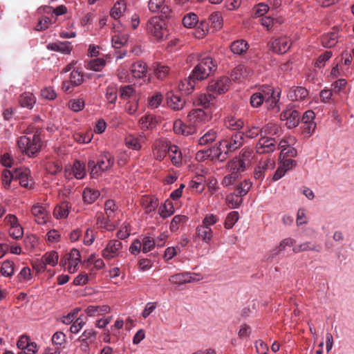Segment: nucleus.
Listing matches in <instances>:
<instances>
[{
	"label": "nucleus",
	"mask_w": 354,
	"mask_h": 354,
	"mask_svg": "<svg viewBox=\"0 0 354 354\" xmlns=\"http://www.w3.org/2000/svg\"><path fill=\"white\" fill-rule=\"evenodd\" d=\"M252 187V183L248 180H244L236 187V196L241 198L245 196Z\"/></svg>",
	"instance_id": "4d7b16f0"
},
{
	"label": "nucleus",
	"mask_w": 354,
	"mask_h": 354,
	"mask_svg": "<svg viewBox=\"0 0 354 354\" xmlns=\"http://www.w3.org/2000/svg\"><path fill=\"white\" fill-rule=\"evenodd\" d=\"M196 233L197 237L205 243L209 244L212 240L213 231L209 227L200 225L196 227Z\"/></svg>",
	"instance_id": "c85d7f7f"
},
{
	"label": "nucleus",
	"mask_w": 354,
	"mask_h": 354,
	"mask_svg": "<svg viewBox=\"0 0 354 354\" xmlns=\"http://www.w3.org/2000/svg\"><path fill=\"white\" fill-rule=\"evenodd\" d=\"M69 266L66 268L70 273H74L77 271L78 265L81 262V255L80 251L76 248H73L69 252Z\"/></svg>",
	"instance_id": "393cba45"
},
{
	"label": "nucleus",
	"mask_w": 354,
	"mask_h": 354,
	"mask_svg": "<svg viewBox=\"0 0 354 354\" xmlns=\"http://www.w3.org/2000/svg\"><path fill=\"white\" fill-rule=\"evenodd\" d=\"M100 193L97 190L91 188H85L83 192V198L85 203L91 204L99 197Z\"/></svg>",
	"instance_id": "09e8293b"
},
{
	"label": "nucleus",
	"mask_w": 354,
	"mask_h": 354,
	"mask_svg": "<svg viewBox=\"0 0 354 354\" xmlns=\"http://www.w3.org/2000/svg\"><path fill=\"white\" fill-rule=\"evenodd\" d=\"M168 156L174 165H179L182 161V153L176 145H170Z\"/></svg>",
	"instance_id": "ea45409f"
},
{
	"label": "nucleus",
	"mask_w": 354,
	"mask_h": 354,
	"mask_svg": "<svg viewBox=\"0 0 354 354\" xmlns=\"http://www.w3.org/2000/svg\"><path fill=\"white\" fill-rule=\"evenodd\" d=\"M338 41V34L336 32H330L322 37V44L325 48H332Z\"/></svg>",
	"instance_id": "e433bc0d"
},
{
	"label": "nucleus",
	"mask_w": 354,
	"mask_h": 354,
	"mask_svg": "<svg viewBox=\"0 0 354 354\" xmlns=\"http://www.w3.org/2000/svg\"><path fill=\"white\" fill-rule=\"evenodd\" d=\"M122 243L116 239L110 240L102 250V255L104 259L110 260L120 256L122 250Z\"/></svg>",
	"instance_id": "9d476101"
},
{
	"label": "nucleus",
	"mask_w": 354,
	"mask_h": 354,
	"mask_svg": "<svg viewBox=\"0 0 354 354\" xmlns=\"http://www.w3.org/2000/svg\"><path fill=\"white\" fill-rule=\"evenodd\" d=\"M243 145V133L242 132L234 133L229 139L220 141V145L226 149V152L234 151Z\"/></svg>",
	"instance_id": "1a4fd4ad"
},
{
	"label": "nucleus",
	"mask_w": 354,
	"mask_h": 354,
	"mask_svg": "<svg viewBox=\"0 0 354 354\" xmlns=\"http://www.w3.org/2000/svg\"><path fill=\"white\" fill-rule=\"evenodd\" d=\"M308 95V91L301 86L292 87L288 93V97L292 101H299L305 99Z\"/></svg>",
	"instance_id": "cd10ccee"
},
{
	"label": "nucleus",
	"mask_w": 354,
	"mask_h": 354,
	"mask_svg": "<svg viewBox=\"0 0 354 354\" xmlns=\"http://www.w3.org/2000/svg\"><path fill=\"white\" fill-rule=\"evenodd\" d=\"M212 118V115L209 111H205L201 109H192L187 115L188 123L196 129L209 122Z\"/></svg>",
	"instance_id": "423d86ee"
},
{
	"label": "nucleus",
	"mask_w": 354,
	"mask_h": 354,
	"mask_svg": "<svg viewBox=\"0 0 354 354\" xmlns=\"http://www.w3.org/2000/svg\"><path fill=\"white\" fill-rule=\"evenodd\" d=\"M120 26L119 21L113 25V35L111 38L112 46L115 48H120L124 46L129 39V35L126 32H122L120 30H116V26Z\"/></svg>",
	"instance_id": "dca6fc26"
},
{
	"label": "nucleus",
	"mask_w": 354,
	"mask_h": 354,
	"mask_svg": "<svg viewBox=\"0 0 354 354\" xmlns=\"http://www.w3.org/2000/svg\"><path fill=\"white\" fill-rule=\"evenodd\" d=\"M243 133V137L245 136L248 138H255L259 135L262 133L261 128H259L256 125H250L248 126L245 132H242Z\"/></svg>",
	"instance_id": "13d9d810"
},
{
	"label": "nucleus",
	"mask_w": 354,
	"mask_h": 354,
	"mask_svg": "<svg viewBox=\"0 0 354 354\" xmlns=\"http://www.w3.org/2000/svg\"><path fill=\"white\" fill-rule=\"evenodd\" d=\"M141 243L142 245V250L144 253L152 250L156 245L155 239L150 236H145Z\"/></svg>",
	"instance_id": "bf43d9fd"
},
{
	"label": "nucleus",
	"mask_w": 354,
	"mask_h": 354,
	"mask_svg": "<svg viewBox=\"0 0 354 354\" xmlns=\"http://www.w3.org/2000/svg\"><path fill=\"white\" fill-rule=\"evenodd\" d=\"M36 102L35 95L30 92H25L20 95L19 103L22 107L32 109Z\"/></svg>",
	"instance_id": "f704fd0d"
},
{
	"label": "nucleus",
	"mask_w": 354,
	"mask_h": 354,
	"mask_svg": "<svg viewBox=\"0 0 354 354\" xmlns=\"http://www.w3.org/2000/svg\"><path fill=\"white\" fill-rule=\"evenodd\" d=\"M209 20L214 27L216 29H220L223 25V18L221 12H214L209 16Z\"/></svg>",
	"instance_id": "338daca9"
},
{
	"label": "nucleus",
	"mask_w": 354,
	"mask_h": 354,
	"mask_svg": "<svg viewBox=\"0 0 354 354\" xmlns=\"http://www.w3.org/2000/svg\"><path fill=\"white\" fill-rule=\"evenodd\" d=\"M174 131L177 134L189 136L196 133V128L189 123L184 124L181 120H176L174 123Z\"/></svg>",
	"instance_id": "4be33fe9"
},
{
	"label": "nucleus",
	"mask_w": 354,
	"mask_h": 354,
	"mask_svg": "<svg viewBox=\"0 0 354 354\" xmlns=\"http://www.w3.org/2000/svg\"><path fill=\"white\" fill-rule=\"evenodd\" d=\"M17 144L21 151L30 157L35 156L41 147V139L37 133L21 136Z\"/></svg>",
	"instance_id": "7ed1b4c3"
},
{
	"label": "nucleus",
	"mask_w": 354,
	"mask_h": 354,
	"mask_svg": "<svg viewBox=\"0 0 354 354\" xmlns=\"http://www.w3.org/2000/svg\"><path fill=\"white\" fill-rule=\"evenodd\" d=\"M252 71L250 68L243 64H239L233 69L231 75L234 80L239 81L249 77Z\"/></svg>",
	"instance_id": "7c9ffc66"
},
{
	"label": "nucleus",
	"mask_w": 354,
	"mask_h": 354,
	"mask_svg": "<svg viewBox=\"0 0 354 354\" xmlns=\"http://www.w3.org/2000/svg\"><path fill=\"white\" fill-rule=\"evenodd\" d=\"M275 167V161L271 158H261L254 169V178L259 180H263L266 173L269 170H272Z\"/></svg>",
	"instance_id": "6e6552de"
},
{
	"label": "nucleus",
	"mask_w": 354,
	"mask_h": 354,
	"mask_svg": "<svg viewBox=\"0 0 354 354\" xmlns=\"http://www.w3.org/2000/svg\"><path fill=\"white\" fill-rule=\"evenodd\" d=\"M72 171L77 179H82L86 175L85 166L77 160L74 162Z\"/></svg>",
	"instance_id": "6e6d98bb"
},
{
	"label": "nucleus",
	"mask_w": 354,
	"mask_h": 354,
	"mask_svg": "<svg viewBox=\"0 0 354 354\" xmlns=\"http://www.w3.org/2000/svg\"><path fill=\"white\" fill-rule=\"evenodd\" d=\"M97 224L99 225L100 227H103L108 231H113L115 229V225L102 215L97 216Z\"/></svg>",
	"instance_id": "774afa93"
},
{
	"label": "nucleus",
	"mask_w": 354,
	"mask_h": 354,
	"mask_svg": "<svg viewBox=\"0 0 354 354\" xmlns=\"http://www.w3.org/2000/svg\"><path fill=\"white\" fill-rule=\"evenodd\" d=\"M292 46L291 39L286 36L272 38L268 44V46L274 53L282 55L287 53Z\"/></svg>",
	"instance_id": "0eeeda50"
},
{
	"label": "nucleus",
	"mask_w": 354,
	"mask_h": 354,
	"mask_svg": "<svg viewBox=\"0 0 354 354\" xmlns=\"http://www.w3.org/2000/svg\"><path fill=\"white\" fill-rule=\"evenodd\" d=\"M15 169L13 172L8 169H4L1 172V183L6 189H9L11 187V183L15 180Z\"/></svg>",
	"instance_id": "58836bf2"
},
{
	"label": "nucleus",
	"mask_w": 354,
	"mask_h": 354,
	"mask_svg": "<svg viewBox=\"0 0 354 354\" xmlns=\"http://www.w3.org/2000/svg\"><path fill=\"white\" fill-rule=\"evenodd\" d=\"M118 207L114 201L108 200L104 205V211L108 218H112Z\"/></svg>",
	"instance_id": "69168bd1"
},
{
	"label": "nucleus",
	"mask_w": 354,
	"mask_h": 354,
	"mask_svg": "<svg viewBox=\"0 0 354 354\" xmlns=\"http://www.w3.org/2000/svg\"><path fill=\"white\" fill-rule=\"evenodd\" d=\"M30 171L26 167H20L15 169V180H18L21 187L26 189H32V184L30 183L29 176Z\"/></svg>",
	"instance_id": "a211bd4d"
},
{
	"label": "nucleus",
	"mask_w": 354,
	"mask_h": 354,
	"mask_svg": "<svg viewBox=\"0 0 354 354\" xmlns=\"http://www.w3.org/2000/svg\"><path fill=\"white\" fill-rule=\"evenodd\" d=\"M114 162L113 156L109 152H103L97 162L94 160H89L88 167L91 169V177L97 178L103 172L107 171L113 166Z\"/></svg>",
	"instance_id": "f03ea898"
},
{
	"label": "nucleus",
	"mask_w": 354,
	"mask_h": 354,
	"mask_svg": "<svg viewBox=\"0 0 354 354\" xmlns=\"http://www.w3.org/2000/svg\"><path fill=\"white\" fill-rule=\"evenodd\" d=\"M248 44L245 40L234 41L231 44V50L234 54L242 55L246 52Z\"/></svg>",
	"instance_id": "37998d69"
},
{
	"label": "nucleus",
	"mask_w": 354,
	"mask_h": 354,
	"mask_svg": "<svg viewBox=\"0 0 354 354\" xmlns=\"http://www.w3.org/2000/svg\"><path fill=\"white\" fill-rule=\"evenodd\" d=\"M83 81L82 74L77 71H73L71 73L69 81L64 82L63 88L66 91L70 92L71 87L80 85Z\"/></svg>",
	"instance_id": "5701e85b"
},
{
	"label": "nucleus",
	"mask_w": 354,
	"mask_h": 354,
	"mask_svg": "<svg viewBox=\"0 0 354 354\" xmlns=\"http://www.w3.org/2000/svg\"><path fill=\"white\" fill-rule=\"evenodd\" d=\"M46 48L48 50L59 52L64 55L71 54L73 47L69 41H56L49 43Z\"/></svg>",
	"instance_id": "412c9836"
},
{
	"label": "nucleus",
	"mask_w": 354,
	"mask_h": 354,
	"mask_svg": "<svg viewBox=\"0 0 354 354\" xmlns=\"http://www.w3.org/2000/svg\"><path fill=\"white\" fill-rule=\"evenodd\" d=\"M215 66L212 58L205 57L194 67L191 74L192 77L196 80H203L209 75Z\"/></svg>",
	"instance_id": "39448f33"
},
{
	"label": "nucleus",
	"mask_w": 354,
	"mask_h": 354,
	"mask_svg": "<svg viewBox=\"0 0 354 354\" xmlns=\"http://www.w3.org/2000/svg\"><path fill=\"white\" fill-rule=\"evenodd\" d=\"M111 312V308L108 305L102 306H88L85 309L86 314L89 317H96L104 314H107Z\"/></svg>",
	"instance_id": "c756f323"
},
{
	"label": "nucleus",
	"mask_w": 354,
	"mask_h": 354,
	"mask_svg": "<svg viewBox=\"0 0 354 354\" xmlns=\"http://www.w3.org/2000/svg\"><path fill=\"white\" fill-rule=\"evenodd\" d=\"M215 96L212 93H201L196 96L194 100L196 106H201L203 108H208L213 103Z\"/></svg>",
	"instance_id": "bb28decb"
},
{
	"label": "nucleus",
	"mask_w": 354,
	"mask_h": 354,
	"mask_svg": "<svg viewBox=\"0 0 354 354\" xmlns=\"http://www.w3.org/2000/svg\"><path fill=\"white\" fill-rule=\"evenodd\" d=\"M225 125L227 129L233 131H237L244 127V122L241 119L229 117L226 119Z\"/></svg>",
	"instance_id": "a18cd8bd"
},
{
	"label": "nucleus",
	"mask_w": 354,
	"mask_h": 354,
	"mask_svg": "<svg viewBox=\"0 0 354 354\" xmlns=\"http://www.w3.org/2000/svg\"><path fill=\"white\" fill-rule=\"evenodd\" d=\"M198 22V17L194 13H188L183 19V24L186 28H192Z\"/></svg>",
	"instance_id": "052dcab7"
},
{
	"label": "nucleus",
	"mask_w": 354,
	"mask_h": 354,
	"mask_svg": "<svg viewBox=\"0 0 354 354\" xmlns=\"http://www.w3.org/2000/svg\"><path fill=\"white\" fill-rule=\"evenodd\" d=\"M127 10V3L124 0L117 1L110 10V16L114 19L120 18Z\"/></svg>",
	"instance_id": "2f4dec72"
},
{
	"label": "nucleus",
	"mask_w": 354,
	"mask_h": 354,
	"mask_svg": "<svg viewBox=\"0 0 354 354\" xmlns=\"http://www.w3.org/2000/svg\"><path fill=\"white\" fill-rule=\"evenodd\" d=\"M145 140V136L142 133L138 135L129 134L126 136L124 142L126 146L133 150H140Z\"/></svg>",
	"instance_id": "6ab92c4d"
},
{
	"label": "nucleus",
	"mask_w": 354,
	"mask_h": 354,
	"mask_svg": "<svg viewBox=\"0 0 354 354\" xmlns=\"http://www.w3.org/2000/svg\"><path fill=\"white\" fill-rule=\"evenodd\" d=\"M217 137V133L213 129L207 131L198 140V144L201 145H205L213 142Z\"/></svg>",
	"instance_id": "8fccbe9b"
},
{
	"label": "nucleus",
	"mask_w": 354,
	"mask_h": 354,
	"mask_svg": "<svg viewBox=\"0 0 354 354\" xmlns=\"http://www.w3.org/2000/svg\"><path fill=\"white\" fill-rule=\"evenodd\" d=\"M118 86L116 84L111 83L106 88V100L110 104H115L118 99Z\"/></svg>",
	"instance_id": "c9c22d12"
},
{
	"label": "nucleus",
	"mask_w": 354,
	"mask_h": 354,
	"mask_svg": "<svg viewBox=\"0 0 354 354\" xmlns=\"http://www.w3.org/2000/svg\"><path fill=\"white\" fill-rule=\"evenodd\" d=\"M6 219L10 225L9 235L15 239L21 238L24 234V230L19 223L17 216L13 214H8L6 216Z\"/></svg>",
	"instance_id": "2eb2a0df"
},
{
	"label": "nucleus",
	"mask_w": 354,
	"mask_h": 354,
	"mask_svg": "<svg viewBox=\"0 0 354 354\" xmlns=\"http://www.w3.org/2000/svg\"><path fill=\"white\" fill-rule=\"evenodd\" d=\"M160 216L162 218H167L174 213V208L171 202H165L158 209Z\"/></svg>",
	"instance_id": "5fc2aeb1"
},
{
	"label": "nucleus",
	"mask_w": 354,
	"mask_h": 354,
	"mask_svg": "<svg viewBox=\"0 0 354 354\" xmlns=\"http://www.w3.org/2000/svg\"><path fill=\"white\" fill-rule=\"evenodd\" d=\"M187 219L188 218L184 215L175 216L170 223V230L173 232L178 230L187 221Z\"/></svg>",
	"instance_id": "603ef678"
},
{
	"label": "nucleus",
	"mask_w": 354,
	"mask_h": 354,
	"mask_svg": "<svg viewBox=\"0 0 354 354\" xmlns=\"http://www.w3.org/2000/svg\"><path fill=\"white\" fill-rule=\"evenodd\" d=\"M130 71L133 77L142 79L146 77L147 66L142 61H137L131 65Z\"/></svg>",
	"instance_id": "b1692460"
},
{
	"label": "nucleus",
	"mask_w": 354,
	"mask_h": 354,
	"mask_svg": "<svg viewBox=\"0 0 354 354\" xmlns=\"http://www.w3.org/2000/svg\"><path fill=\"white\" fill-rule=\"evenodd\" d=\"M163 95L160 92H156L147 100V106L151 109H157L162 102Z\"/></svg>",
	"instance_id": "49530a36"
},
{
	"label": "nucleus",
	"mask_w": 354,
	"mask_h": 354,
	"mask_svg": "<svg viewBox=\"0 0 354 354\" xmlns=\"http://www.w3.org/2000/svg\"><path fill=\"white\" fill-rule=\"evenodd\" d=\"M231 80L227 77H222L216 81L209 83L207 91L212 93L214 96L225 93L230 88Z\"/></svg>",
	"instance_id": "f8f14e48"
},
{
	"label": "nucleus",
	"mask_w": 354,
	"mask_h": 354,
	"mask_svg": "<svg viewBox=\"0 0 354 354\" xmlns=\"http://www.w3.org/2000/svg\"><path fill=\"white\" fill-rule=\"evenodd\" d=\"M280 91H274L270 86H266L256 92L250 97V104L254 108H258L263 102L270 103V108L274 109L279 100Z\"/></svg>",
	"instance_id": "f257e3e1"
},
{
	"label": "nucleus",
	"mask_w": 354,
	"mask_h": 354,
	"mask_svg": "<svg viewBox=\"0 0 354 354\" xmlns=\"http://www.w3.org/2000/svg\"><path fill=\"white\" fill-rule=\"evenodd\" d=\"M31 214L35 222L39 225H44L47 222L48 211L46 204L37 203L31 208Z\"/></svg>",
	"instance_id": "ddd939ff"
},
{
	"label": "nucleus",
	"mask_w": 354,
	"mask_h": 354,
	"mask_svg": "<svg viewBox=\"0 0 354 354\" xmlns=\"http://www.w3.org/2000/svg\"><path fill=\"white\" fill-rule=\"evenodd\" d=\"M295 243V241L292 238H286L283 239L278 246L271 251V257L274 258L279 253L283 252L287 246H292Z\"/></svg>",
	"instance_id": "a19ab883"
},
{
	"label": "nucleus",
	"mask_w": 354,
	"mask_h": 354,
	"mask_svg": "<svg viewBox=\"0 0 354 354\" xmlns=\"http://www.w3.org/2000/svg\"><path fill=\"white\" fill-rule=\"evenodd\" d=\"M208 32V24L206 21H202L192 32L193 35L197 39L203 38Z\"/></svg>",
	"instance_id": "3c124183"
},
{
	"label": "nucleus",
	"mask_w": 354,
	"mask_h": 354,
	"mask_svg": "<svg viewBox=\"0 0 354 354\" xmlns=\"http://www.w3.org/2000/svg\"><path fill=\"white\" fill-rule=\"evenodd\" d=\"M275 149V140L271 138L262 136L256 145L257 153L259 154L270 153Z\"/></svg>",
	"instance_id": "4468645a"
},
{
	"label": "nucleus",
	"mask_w": 354,
	"mask_h": 354,
	"mask_svg": "<svg viewBox=\"0 0 354 354\" xmlns=\"http://www.w3.org/2000/svg\"><path fill=\"white\" fill-rule=\"evenodd\" d=\"M239 213L236 211L230 212L225 221L224 226L226 229H231L239 220Z\"/></svg>",
	"instance_id": "e2e57ef3"
},
{
	"label": "nucleus",
	"mask_w": 354,
	"mask_h": 354,
	"mask_svg": "<svg viewBox=\"0 0 354 354\" xmlns=\"http://www.w3.org/2000/svg\"><path fill=\"white\" fill-rule=\"evenodd\" d=\"M262 133L277 136L281 133V127L274 122H269L261 128Z\"/></svg>",
	"instance_id": "c03bdc74"
},
{
	"label": "nucleus",
	"mask_w": 354,
	"mask_h": 354,
	"mask_svg": "<svg viewBox=\"0 0 354 354\" xmlns=\"http://www.w3.org/2000/svg\"><path fill=\"white\" fill-rule=\"evenodd\" d=\"M53 214L57 218H66L68 215V205L66 203H63L57 205L53 211Z\"/></svg>",
	"instance_id": "864d4df0"
},
{
	"label": "nucleus",
	"mask_w": 354,
	"mask_h": 354,
	"mask_svg": "<svg viewBox=\"0 0 354 354\" xmlns=\"http://www.w3.org/2000/svg\"><path fill=\"white\" fill-rule=\"evenodd\" d=\"M59 255L57 252H46L41 258L42 263L46 266H55L58 262Z\"/></svg>",
	"instance_id": "de8ad7c7"
},
{
	"label": "nucleus",
	"mask_w": 354,
	"mask_h": 354,
	"mask_svg": "<svg viewBox=\"0 0 354 354\" xmlns=\"http://www.w3.org/2000/svg\"><path fill=\"white\" fill-rule=\"evenodd\" d=\"M142 205L146 213H150L155 211L158 206V201L153 196H147L142 199Z\"/></svg>",
	"instance_id": "4c0bfd02"
},
{
	"label": "nucleus",
	"mask_w": 354,
	"mask_h": 354,
	"mask_svg": "<svg viewBox=\"0 0 354 354\" xmlns=\"http://www.w3.org/2000/svg\"><path fill=\"white\" fill-rule=\"evenodd\" d=\"M151 70L153 71V74L160 80L165 78L169 71L168 66L158 63L152 66Z\"/></svg>",
	"instance_id": "79ce46f5"
},
{
	"label": "nucleus",
	"mask_w": 354,
	"mask_h": 354,
	"mask_svg": "<svg viewBox=\"0 0 354 354\" xmlns=\"http://www.w3.org/2000/svg\"><path fill=\"white\" fill-rule=\"evenodd\" d=\"M227 169L230 171H234V173L239 174V173L243 172L245 169V163L244 160L235 158L227 163Z\"/></svg>",
	"instance_id": "72a5a7b5"
},
{
	"label": "nucleus",
	"mask_w": 354,
	"mask_h": 354,
	"mask_svg": "<svg viewBox=\"0 0 354 354\" xmlns=\"http://www.w3.org/2000/svg\"><path fill=\"white\" fill-rule=\"evenodd\" d=\"M169 143L166 140L156 141L153 149V156L156 160H162L168 155Z\"/></svg>",
	"instance_id": "f3484780"
},
{
	"label": "nucleus",
	"mask_w": 354,
	"mask_h": 354,
	"mask_svg": "<svg viewBox=\"0 0 354 354\" xmlns=\"http://www.w3.org/2000/svg\"><path fill=\"white\" fill-rule=\"evenodd\" d=\"M196 80L190 75L187 78H185L180 82L178 84V89L185 94L191 93L195 86Z\"/></svg>",
	"instance_id": "473e14b6"
},
{
	"label": "nucleus",
	"mask_w": 354,
	"mask_h": 354,
	"mask_svg": "<svg viewBox=\"0 0 354 354\" xmlns=\"http://www.w3.org/2000/svg\"><path fill=\"white\" fill-rule=\"evenodd\" d=\"M147 30L148 33L157 41H163L168 36L165 21L157 16L150 18L147 22Z\"/></svg>",
	"instance_id": "20e7f679"
},
{
	"label": "nucleus",
	"mask_w": 354,
	"mask_h": 354,
	"mask_svg": "<svg viewBox=\"0 0 354 354\" xmlns=\"http://www.w3.org/2000/svg\"><path fill=\"white\" fill-rule=\"evenodd\" d=\"M0 272L5 277H11L14 273V263L10 261H3Z\"/></svg>",
	"instance_id": "0e129e2a"
},
{
	"label": "nucleus",
	"mask_w": 354,
	"mask_h": 354,
	"mask_svg": "<svg viewBox=\"0 0 354 354\" xmlns=\"http://www.w3.org/2000/svg\"><path fill=\"white\" fill-rule=\"evenodd\" d=\"M200 279H197V281ZM196 281V279L192 277L189 272H180L171 275L169 278V281L176 286H181Z\"/></svg>",
	"instance_id": "aec40b11"
},
{
	"label": "nucleus",
	"mask_w": 354,
	"mask_h": 354,
	"mask_svg": "<svg viewBox=\"0 0 354 354\" xmlns=\"http://www.w3.org/2000/svg\"><path fill=\"white\" fill-rule=\"evenodd\" d=\"M280 118L282 121L286 122L285 124L288 129H292L298 126L300 121V113L292 107H288L282 111Z\"/></svg>",
	"instance_id": "9b49d317"
},
{
	"label": "nucleus",
	"mask_w": 354,
	"mask_h": 354,
	"mask_svg": "<svg viewBox=\"0 0 354 354\" xmlns=\"http://www.w3.org/2000/svg\"><path fill=\"white\" fill-rule=\"evenodd\" d=\"M167 101L168 106L175 111L182 109L185 104V100L183 98L172 93H168Z\"/></svg>",
	"instance_id": "a878e982"
},
{
	"label": "nucleus",
	"mask_w": 354,
	"mask_h": 354,
	"mask_svg": "<svg viewBox=\"0 0 354 354\" xmlns=\"http://www.w3.org/2000/svg\"><path fill=\"white\" fill-rule=\"evenodd\" d=\"M88 68L95 71H100L106 66V61L103 58H95L88 62Z\"/></svg>",
	"instance_id": "680f3d73"
}]
</instances>
